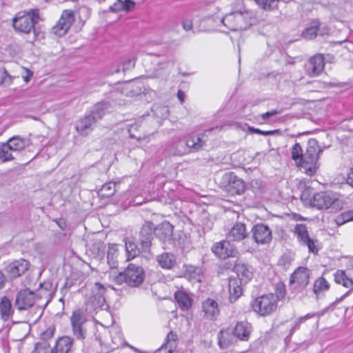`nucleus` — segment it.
I'll list each match as a JSON object with an SVG mask.
<instances>
[{"instance_id": "473e14b6", "label": "nucleus", "mask_w": 353, "mask_h": 353, "mask_svg": "<svg viewBox=\"0 0 353 353\" xmlns=\"http://www.w3.org/2000/svg\"><path fill=\"white\" fill-rule=\"evenodd\" d=\"M13 310L10 301L6 297L1 298L0 301V314L3 320L7 321L12 314Z\"/></svg>"}, {"instance_id": "dca6fc26", "label": "nucleus", "mask_w": 353, "mask_h": 353, "mask_svg": "<svg viewBox=\"0 0 353 353\" xmlns=\"http://www.w3.org/2000/svg\"><path fill=\"white\" fill-rule=\"evenodd\" d=\"M324 58L322 54H317L311 57L305 64V72L310 77L319 76L324 69Z\"/></svg>"}, {"instance_id": "c03bdc74", "label": "nucleus", "mask_w": 353, "mask_h": 353, "mask_svg": "<svg viewBox=\"0 0 353 353\" xmlns=\"http://www.w3.org/2000/svg\"><path fill=\"white\" fill-rule=\"evenodd\" d=\"M32 353H52V348L49 343L38 342L36 343L34 350Z\"/></svg>"}, {"instance_id": "2f4dec72", "label": "nucleus", "mask_w": 353, "mask_h": 353, "mask_svg": "<svg viewBox=\"0 0 353 353\" xmlns=\"http://www.w3.org/2000/svg\"><path fill=\"white\" fill-rule=\"evenodd\" d=\"M174 298L179 306L183 310H188L192 306L191 299L187 293L183 291L176 292Z\"/></svg>"}, {"instance_id": "e2e57ef3", "label": "nucleus", "mask_w": 353, "mask_h": 353, "mask_svg": "<svg viewBox=\"0 0 353 353\" xmlns=\"http://www.w3.org/2000/svg\"><path fill=\"white\" fill-rule=\"evenodd\" d=\"M184 95L185 94H184L183 92H182L181 90L178 91L177 97H178L179 99L181 101V102L183 101Z\"/></svg>"}, {"instance_id": "6ab92c4d", "label": "nucleus", "mask_w": 353, "mask_h": 353, "mask_svg": "<svg viewBox=\"0 0 353 353\" xmlns=\"http://www.w3.org/2000/svg\"><path fill=\"white\" fill-rule=\"evenodd\" d=\"M153 234H154L153 223L145 221L143 224L139 233V241L143 250L149 248L151 245Z\"/></svg>"}, {"instance_id": "2eb2a0df", "label": "nucleus", "mask_w": 353, "mask_h": 353, "mask_svg": "<svg viewBox=\"0 0 353 353\" xmlns=\"http://www.w3.org/2000/svg\"><path fill=\"white\" fill-rule=\"evenodd\" d=\"M252 236L256 243H269L272 239V232L269 226L263 224H256L252 229Z\"/></svg>"}, {"instance_id": "c85d7f7f", "label": "nucleus", "mask_w": 353, "mask_h": 353, "mask_svg": "<svg viewBox=\"0 0 353 353\" xmlns=\"http://www.w3.org/2000/svg\"><path fill=\"white\" fill-rule=\"evenodd\" d=\"M135 6V3L132 0H117L109 7V10L112 12L117 13L121 11L130 12Z\"/></svg>"}, {"instance_id": "a211bd4d", "label": "nucleus", "mask_w": 353, "mask_h": 353, "mask_svg": "<svg viewBox=\"0 0 353 353\" xmlns=\"http://www.w3.org/2000/svg\"><path fill=\"white\" fill-rule=\"evenodd\" d=\"M174 227L168 221H163L154 228V235L163 243L172 241Z\"/></svg>"}, {"instance_id": "7ed1b4c3", "label": "nucleus", "mask_w": 353, "mask_h": 353, "mask_svg": "<svg viewBox=\"0 0 353 353\" xmlns=\"http://www.w3.org/2000/svg\"><path fill=\"white\" fill-rule=\"evenodd\" d=\"M310 204L319 210L331 208L337 211L343 208V202L332 193L321 192L314 194Z\"/></svg>"}, {"instance_id": "412c9836", "label": "nucleus", "mask_w": 353, "mask_h": 353, "mask_svg": "<svg viewBox=\"0 0 353 353\" xmlns=\"http://www.w3.org/2000/svg\"><path fill=\"white\" fill-rule=\"evenodd\" d=\"M202 311L205 319L214 320L219 315L218 303L213 299L208 298L202 303Z\"/></svg>"}, {"instance_id": "f8f14e48", "label": "nucleus", "mask_w": 353, "mask_h": 353, "mask_svg": "<svg viewBox=\"0 0 353 353\" xmlns=\"http://www.w3.org/2000/svg\"><path fill=\"white\" fill-rule=\"evenodd\" d=\"M125 283L130 287H138L143 281L145 272L139 265L130 263L125 270Z\"/></svg>"}, {"instance_id": "6e6552de", "label": "nucleus", "mask_w": 353, "mask_h": 353, "mask_svg": "<svg viewBox=\"0 0 353 353\" xmlns=\"http://www.w3.org/2000/svg\"><path fill=\"white\" fill-rule=\"evenodd\" d=\"M74 21V12L72 10H64L56 25L52 28L51 33L59 37L64 36Z\"/></svg>"}, {"instance_id": "c9c22d12", "label": "nucleus", "mask_w": 353, "mask_h": 353, "mask_svg": "<svg viewBox=\"0 0 353 353\" xmlns=\"http://www.w3.org/2000/svg\"><path fill=\"white\" fill-rule=\"evenodd\" d=\"M12 152H14L10 145L6 141V143H0V159L3 162L12 161L14 159Z\"/></svg>"}, {"instance_id": "4d7b16f0", "label": "nucleus", "mask_w": 353, "mask_h": 353, "mask_svg": "<svg viewBox=\"0 0 353 353\" xmlns=\"http://www.w3.org/2000/svg\"><path fill=\"white\" fill-rule=\"evenodd\" d=\"M279 114L277 110H273L272 111L267 112L261 114V118L263 121L267 120L271 117L275 116Z\"/></svg>"}, {"instance_id": "7c9ffc66", "label": "nucleus", "mask_w": 353, "mask_h": 353, "mask_svg": "<svg viewBox=\"0 0 353 353\" xmlns=\"http://www.w3.org/2000/svg\"><path fill=\"white\" fill-rule=\"evenodd\" d=\"M233 332L240 340L248 341L250 334V325L247 322H238Z\"/></svg>"}, {"instance_id": "423d86ee", "label": "nucleus", "mask_w": 353, "mask_h": 353, "mask_svg": "<svg viewBox=\"0 0 353 353\" xmlns=\"http://www.w3.org/2000/svg\"><path fill=\"white\" fill-rule=\"evenodd\" d=\"M278 296L273 294L263 295L255 299L252 303L253 310L265 316L274 312L277 307Z\"/></svg>"}, {"instance_id": "864d4df0", "label": "nucleus", "mask_w": 353, "mask_h": 353, "mask_svg": "<svg viewBox=\"0 0 353 353\" xmlns=\"http://www.w3.org/2000/svg\"><path fill=\"white\" fill-rule=\"evenodd\" d=\"M111 279L118 285L125 283V274L124 272H119L118 274H111Z\"/></svg>"}, {"instance_id": "aec40b11", "label": "nucleus", "mask_w": 353, "mask_h": 353, "mask_svg": "<svg viewBox=\"0 0 353 353\" xmlns=\"http://www.w3.org/2000/svg\"><path fill=\"white\" fill-rule=\"evenodd\" d=\"M29 268V263L24 259L15 261L6 268V271L10 279H15L25 273Z\"/></svg>"}, {"instance_id": "680f3d73", "label": "nucleus", "mask_w": 353, "mask_h": 353, "mask_svg": "<svg viewBox=\"0 0 353 353\" xmlns=\"http://www.w3.org/2000/svg\"><path fill=\"white\" fill-rule=\"evenodd\" d=\"M328 28L327 27H323V28H320V26H319L318 32L321 35H324L328 34Z\"/></svg>"}, {"instance_id": "4c0bfd02", "label": "nucleus", "mask_w": 353, "mask_h": 353, "mask_svg": "<svg viewBox=\"0 0 353 353\" xmlns=\"http://www.w3.org/2000/svg\"><path fill=\"white\" fill-rule=\"evenodd\" d=\"M335 281L346 288L351 287L353 285V281L348 278L343 270H338L334 274Z\"/></svg>"}, {"instance_id": "f704fd0d", "label": "nucleus", "mask_w": 353, "mask_h": 353, "mask_svg": "<svg viewBox=\"0 0 353 353\" xmlns=\"http://www.w3.org/2000/svg\"><path fill=\"white\" fill-rule=\"evenodd\" d=\"M203 134L190 137L186 140V145L189 148H192L194 150H199L202 148L205 145V141L203 140Z\"/></svg>"}, {"instance_id": "69168bd1", "label": "nucleus", "mask_w": 353, "mask_h": 353, "mask_svg": "<svg viewBox=\"0 0 353 353\" xmlns=\"http://www.w3.org/2000/svg\"><path fill=\"white\" fill-rule=\"evenodd\" d=\"M350 291L347 292L346 293H345L341 298L339 299H337L336 300V302L338 303V302H340L341 301L345 296H347V294H349Z\"/></svg>"}, {"instance_id": "58836bf2", "label": "nucleus", "mask_w": 353, "mask_h": 353, "mask_svg": "<svg viewBox=\"0 0 353 353\" xmlns=\"http://www.w3.org/2000/svg\"><path fill=\"white\" fill-rule=\"evenodd\" d=\"M125 250L128 254V260H130L137 256L139 253L137 245L131 240L126 239L125 241Z\"/></svg>"}, {"instance_id": "f3484780", "label": "nucleus", "mask_w": 353, "mask_h": 353, "mask_svg": "<svg viewBox=\"0 0 353 353\" xmlns=\"http://www.w3.org/2000/svg\"><path fill=\"white\" fill-rule=\"evenodd\" d=\"M211 250L216 256L223 259L234 256L236 253V250L229 240L215 243Z\"/></svg>"}, {"instance_id": "13d9d810", "label": "nucleus", "mask_w": 353, "mask_h": 353, "mask_svg": "<svg viewBox=\"0 0 353 353\" xmlns=\"http://www.w3.org/2000/svg\"><path fill=\"white\" fill-rule=\"evenodd\" d=\"M192 21L190 19H184L182 21L183 28L186 31L192 30Z\"/></svg>"}, {"instance_id": "a878e982", "label": "nucleus", "mask_w": 353, "mask_h": 353, "mask_svg": "<svg viewBox=\"0 0 353 353\" xmlns=\"http://www.w3.org/2000/svg\"><path fill=\"white\" fill-rule=\"evenodd\" d=\"M7 142L14 152L23 150L31 144L29 139L23 138L20 136H14L10 138Z\"/></svg>"}, {"instance_id": "4468645a", "label": "nucleus", "mask_w": 353, "mask_h": 353, "mask_svg": "<svg viewBox=\"0 0 353 353\" xmlns=\"http://www.w3.org/2000/svg\"><path fill=\"white\" fill-rule=\"evenodd\" d=\"M37 298L36 294L29 289L21 290L17 294L15 305L19 310H27L34 305Z\"/></svg>"}, {"instance_id": "72a5a7b5", "label": "nucleus", "mask_w": 353, "mask_h": 353, "mask_svg": "<svg viewBox=\"0 0 353 353\" xmlns=\"http://www.w3.org/2000/svg\"><path fill=\"white\" fill-rule=\"evenodd\" d=\"M319 25L320 23L318 20L312 21L310 26L303 31L302 37L308 40L315 38L318 34Z\"/></svg>"}, {"instance_id": "774afa93", "label": "nucleus", "mask_w": 353, "mask_h": 353, "mask_svg": "<svg viewBox=\"0 0 353 353\" xmlns=\"http://www.w3.org/2000/svg\"><path fill=\"white\" fill-rule=\"evenodd\" d=\"M120 70H121L120 67H119L118 68H117V70L114 71V72L118 73L120 72Z\"/></svg>"}, {"instance_id": "79ce46f5", "label": "nucleus", "mask_w": 353, "mask_h": 353, "mask_svg": "<svg viewBox=\"0 0 353 353\" xmlns=\"http://www.w3.org/2000/svg\"><path fill=\"white\" fill-rule=\"evenodd\" d=\"M353 221V210H347L342 212L336 218V223L338 225Z\"/></svg>"}, {"instance_id": "1a4fd4ad", "label": "nucleus", "mask_w": 353, "mask_h": 353, "mask_svg": "<svg viewBox=\"0 0 353 353\" xmlns=\"http://www.w3.org/2000/svg\"><path fill=\"white\" fill-rule=\"evenodd\" d=\"M310 270L304 267H299L291 274L290 285L296 291L300 292L306 288L310 282Z\"/></svg>"}, {"instance_id": "052dcab7", "label": "nucleus", "mask_w": 353, "mask_h": 353, "mask_svg": "<svg viewBox=\"0 0 353 353\" xmlns=\"http://www.w3.org/2000/svg\"><path fill=\"white\" fill-rule=\"evenodd\" d=\"M137 128V124H132V125H131L130 126V128H128V132H129V133H130V138H132V139H134V138H137V137H136L134 134H132V129H133V128H135V129H136Z\"/></svg>"}, {"instance_id": "c756f323", "label": "nucleus", "mask_w": 353, "mask_h": 353, "mask_svg": "<svg viewBox=\"0 0 353 353\" xmlns=\"http://www.w3.org/2000/svg\"><path fill=\"white\" fill-rule=\"evenodd\" d=\"M157 262L164 269H172L176 265V257L172 253L163 252L157 256Z\"/></svg>"}, {"instance_id": "603ef678", "label": "nucleus", "mask_w": 353, "mask_h": 353, "mask_svg": "<svg viewBox=\"0 0 353 353\" xmlns=\"http://www.w3.org/2000/svg\"><path fill=\"white\" fill-rule=\"evenodd\" d=\"M177 339V336L172 332H170L166 337V343L163 345H166L168 346H173V349L176 347V341Z\"/></svg>"}, {"instance_id": "4be33fe9", "label": "nucleus", "mask_w": 353, "mask_h": 353, "mask_svg": "<svg viewBox=\"0 0 353 353\" xmlns=\"http://www.w3.org/2000/svg\"><path fill=\"white\" fill-rule=\"evenodd\" d=\"M243 282L239 279L230 276L228 281L229 299L231 303L235 302L243 294Z\"/></svg>"}, {"instance_id": "3c124183", "label": "nucleus", "mask_w": 353, "mask_h": 353, "mask_svg": "<svg viewBox=\"0 0 353 353\" xmlns=\"http://www.w3.org/2000/svg\"><path fill=\"white\" fill-rule=\"evenodd\" d=\"M136 59L134 57L129 58L122 63V70L123 72L133 68L135 65Z\"/></svg>"}, {"instance_id": "ea45409f", "label": "nucleus", "mask_w": 353, "mask_h": 353, "mask_svg": "<svg viewBox=\"0 0 353 353\" xmlns=\"http://www.w3.org/2000/svg\"><path fill=\"white\" fill-rule=\"evenodd\" d=\"M330 285L325 278L323 276L318 278L314 283L313 285V292L314 294H317L321 292L326 291L329 289Z\"/></svg>"}, {"instance_id": "de8ad7c7", "label": "nucleus", "mask_w": 353, "mask_h": 353, "mask_svg": "<svg viewBox=\"0 0 353 353\" xmlns=\"http://www.w3.org/2000/svg\"><path fill=\"white\" fill-rule=\"evenodd\" d=\"M256 3L264 10H269L275 6L274 0H255Z\"/></svg>"}, {"instance_id": "0eeeda50", "label": "nucleus", "mask_w": 353, "mask_h": 353, "mask_svg": "<svg viewBox=\"0 0 353 353\" xmlns=\"http://www.w3.org/2000/svg\"><path fill=\"white\" fill-rule=\"evenodd\" d=\"M70 320L73 336L83 342L87 336V316L85 312L80 309L74 310Z\"/></svg>"}, {"instance_id": "f03ea898", "label": "nucleus", "mask_w": 353, "mask_h": 353, "mask_svg": "<svg viewBox=\"0 0 353 353\" xmlns=\"http://www.w3.org/2000/svg\"><path fill=\"white\" fill-rule=\"evenodd\" d=\"M109 108L108 102H101L96 104L90 114L77 122L75 125L77 131L81 135H87L93 130L96 123L102 119Z\"/></svg>"}, {"instance_id": "bf43d9fd", "label": "nucleus", "mask_w": 353, "mask_h": 353, "mask_svg": "<svg viewBox=\"0 0 353 353\" xmlns=\"http://www.w3.org/2000/svg\"><path fill=\"white\" fill-rule=\"evenodd\" d=\"M347 183L353 187V168H352L347 174Z\"/></svg>"}, {"instance_id": "5fc2aeb1", "label": "nucleus", "mask_w": 353, "mask_h": 353, "mask_svg": "<svg viewBox=\"0 0 353 353\" xmlns=\"http://www.w3.org/2000/svg\"><path fill=\"white\" fill-rule=\"evenodd\" d=\"M314 314H307L303 316L300 317L296 322L294 325L292 327L291 332H293L294 330L299 328V325L303 322L304 321L309 319L313 316H314Z\"/></svg>"}, {"instance_id": "5701e85b", "label": "nucleus", "mask_w": 353, "mask_h": 353, "mask_svg": "<svg viewBox=\"0 0 353 353\" xmlns=\"http://www.w3.org/2000/svg\"><path fill=\"white\" fill-rule=\"evenodd\" d=\"M248 234L245 225L243 223H236L227 234V239L229 241H239L244 239Z\"/></svg>"}, {"instance_id": "bb28decb", "label": "nucleus", "mask_w": 353, "mask_h": 353, "mask_svg": "<svg viewBox=\"0 0 353 353\" xmlns=\"http://www.w3.org/2000/svg\"><path fill=\"white\" fill-rule=\"evenodd\" d=\"M236 276L244 284L247 283L252 278L253 273L250 269L244 263H237L234 268Z\"/></svg>"}, {"instance_id": "8fccbe9b", "label": "nucleus", "mask_w": 353, "mask_h": 353, "mask_svg": "<svg viewBox=\"0 0 353 353\" xmlns=\"http://www.w3.org/2000/svg\"><path fill=\"white\" fill-rule=\"evenodd\" d=\"M54 335V328L49 327L44 332L41 334V341L40 342H47L48 343V340L51 339Z\"/></svg>"}, {"instance_id": "a19ab883", "label": "nucleus", "mask_w": 353, "mask_h": 353, "mask_svg": "<svg viewBox=\"0 0 353 353\" xmlns=\"http://www.w3.org/2000/svg\"><path fill=\"white\" fill-rule=\"evenodd\" d=\"M116 192V184L112 182L106 183L102 185L99 194L103 197H110Z\"/></svg>"}, {"instance_id": "20e7f679", "label": "nucleus", "mask_w": 353, "mask_h": 353, "mask_svg": "<svg viewBox=\"0 0 353 353\" xmlns=\"http://www.w3.org/2000/svg\"><path fill=\"white\" fill-rule=\"evenodd\" d=\"M39 10H32L27 13H19L13 19L12 23L16 30L29 34L32 30H34V26L39 22Z\"/></svg>"}, {"instance_id": "a18cd8bd", "label": "nucleus", "mask_w": 353, "mask_h": 353, "mask_svg": "<svg viewBox=\"0 0 353 353\" xmlns=\"http://www.w3.org/2000/svg\"><path fill=\"white\" fill-rule=\"evenodd\" d=\"M303 153L304 152L301 145L299 143H296L292 148L291 154L292 158L294 161H295L296 165H298L299 161L301 160Z\"/></svg>"}, {"instance_id": "338daca9", "label": "nucleus", "mask_w": 353, "mask_h": 353, "mask_svg": "<svg viewBox=\"0 0 353 353\" xmlns=\"http://www.w3.org/2000/svg\"><path fill=\"white\" fill-rule=\"evenodd\" d=\"M278 291H279V294L277 295L276 296L279 297V296H284V294H283L282 291L280 290V289H278Z\"/></svg>"}, {"instance_id": "39448f33", "label": "nucleus", "mask_w": 353, "mask_h": 353, "mask_svg": "<svg viewBox=\"0 0 353 353\" xmlns=\"http://www.w3.org/2000/svg\"><path fill=\"white\" fill-rule=\"evenodd\" d=\"M250 19L248 12L235 11L226 14L221 21L230 30L237 31L246 29L250 25Z\"/></svg>"}, {"instance_id": "e433bc0d", "label": "nucleus", "mask_w": 353, "mask_h": 353, "mask_svg": "<svg viewBox=\"0 0 353 353\" xmlns=\"http://www.w3.org/2000/svg\"><path fill=\"white\" fill-rule=\"evenodd\" d=\"M117 252L118 249L116 245H112L109 246L107 254V260L108 263L112 269H115L118 266V261L117 259L118 255Z\"/></svg>"}, {"instance_id": "9d476101", "label": "nucleus", "mask_w": 353, "mask_h": 353, "mask_svg": "<svg viewBox=\"0 0 353 353\" xmlns=\"http://www.w3.org/2000/svg\"><path fill=\"white\" fill-rule=\"evenodd\" d=\"M106 290L100 283H96L92 294L88 297L86 301L87 307L89 310H96L97 309H104L107 307L104 294Z\"/></svg>"}, {"instance_id": "6e6d98bb", "label": "nucleus", "mask_w": 353, "mask_h": 353, "mask_svg": "<svg viewBox=\"0 0 353 353\" xmlns=\"http://www.w3.org/2000/svg\"><path fill=\"white\" fill-rule=\"evenodd\" d=\"M173 346L162 345L161 347L155 351V353H172Z\"/></svg>"}, {"instance_id": "ddd939ff", "label": "nucleus", "mask_w": 353, "mask_h": 353, "mask_svg": "<svg viewBox=\"0 0 353 353\" xmlns=\"http://www.w3.org/2000/svg\"><path fill=\"white\" fill-rule=\"evenodd\" d=\"M294 233L296 235L298 241L301 245L307 246L310 252L314 254L318 252V248L316 245L318 241L310 237L307 227L305 224H296L294 228Z\"/></svg>"}, {"instance_id": "9b49d317", "label": "nucleus", "mask_w": 353, "mask_h": 353, "mask_svg": "<svg viewBox=\"0 0 353 353\" xmlns=\"http://www.w3.org/2000/svg\"><path fill=\"white\" fill-rule=\"evenodd\" d=\"M225 190L230 194H241L245 191L244 181L232 172L225 173L222 178Z\"/></svg>"}, {"instance_id": "0e129e2a", "label": "nucleus", "mask_w": 353, "mask_h": 353, "mask_svg": "<svg viewBox=\"0 0 353 353\" xmlns=\"http://www.w3.org/2000/svg\"><path fill=\"white\" fill-rule=\"evenodd\" d=\"M5 282V277L2 272L0 271V288L3 287Z\"/></svg>"}, {"instance_id": "f257e3e1", "label": "nucleus", "mask_w": 353, "mask_h": 353, "mask_svg": "<svg viewBox=\"0 0 353 353\" xmlns=\"http://www.w3.org/2000/svg\"><path fill=\"white\" fill-rule=\"evenodd\" d=\"M322 149L319 145L317 141L314 139L308 140L305 150L297 165L303 172L309 175L313 176L316 174L319 167V156Z\"/></svg>"}, {"instance_id": "b1692460", "label": "nucleus", "mask_w": 353, "mask_h": 353, "mask_svg": "<svg viewBox=\"0 0 353 353\" xmlns=\"http://www.w3.org/2000/svg\"><path fill=\"white\" fill-rule=\"evenodd\" d=\"M74 340L72 337L65 336L59 338L54 347L52 349V353H69L71 350Z\"/></svg>"}, {"instance_id": "37998d69", "label": "nucleus", "mask_w": 353, "mask_h": 353, "mask_svg": "<svg viewBox=\"0 0 353 353\" xmlns=\"http://www.w3.org/2000/svg\"><path fill=\"white\" fill-rule=\"evenodd\" d=\"M13 77H12L6 68L0 70V85L9 86L12 84Z\"/></svg>"}, {"instance_id": "49530a36", "label": "nucleus", "mask_w": 353, "mask_h": 353, "mask_svg": "<svg viewBox=\"0 0 353 353\" xmlns=\"http://www.w3.org/2000/svg\"><path fill=\"white\" fill-rule=\"evenodd\" d=\"M230 336L228 332H220L219 336V345L221 348L225 349L231 345L232 341L230 339Z\"/></svg>"}, {"instance_id": "cd10ccee", "label": "nucleus", "mask_w": 353, "mask_h": 353, "mask_svg": "<svg viewBox=\"0 0 353 353\" xmlns=\"http://www.w3.org/2000/svg\"><path fill=\"white\" fill-rule=\"evenodd\" d=\"M54 293V288L52 283L50 281H44L39 285V288L37 292L38 299H45L47 303L52 299Z\"/></svg>"}, {"instance_id": "09e8293b", "label": "nucleus", "mask_w": 353, "mask_h": 353, "mask_svg": "<svg viewBox=\"0 0 353 353\" xmlns=\"http://www.w3.org/2000/svg\"><path fill=\"white\" fill-rule=\"evenodd\" d=\"M249 131L252 133L259 134H262V135H265V136L274 135V134H277L279 133V130L263 131V130H261L260 129L254 128L253 127H250Z\"/></svg>"}, {"instance_id": "393cba45", "label": "nucleus", "mask_w": 353, "mask_h": 353, "mask_svg": "<svg viewBox=\"0 0 353 353\" xmlns=\"http://www.w3.org/2000/svg\"><path fill=\"white\" fill-rule=\"evenodd\" d=\"M184 276L192 283H200L203 277L202 270L192 265H185Z\"/></svg>"}]
</instances>
